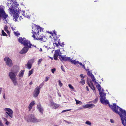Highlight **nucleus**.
Listing matches in <instances>:
<instances>
[{"instance_id": "a19ab883", "label": "nucleus", "mask_w": 126, "mask_h": 126, "mask_svg": "<svg viewBox=\"0 0 126 126\" xmlns=\"http://www.w3.org/2000/svg\"><path fill=\"white\" fill-rule=\"evenodd\" d=\"M76 104H79L80 103H81V102L79 100H76Z\"/></svg>"}, {"instance_id": "f704fd0d", "label": "nucleus", "mask_w": 126, "mask_h": 126, "mask_svg": "<svg viewBox=\"0 0 126 126\" xmlns=\"http://www.w3.org/2000/svg\"><path fill=\"white\" fill-rule=\"evenodd\" d=\"M14 34L16 35V36H19L20 35V34L19 33L16 32H14Z\"/></svg>"}, {"instance_id": "cd10ccee", "label": "nucleus", "mask_w": 126, "mask_h": 126, "mask_svg": "<svg viewBox=\"0 0 126 126\" xmlns=\"http://www.w3.org/2000/svg\"><path fill=\"white\" fill-rule=\"evenodd\" d=\"M60 53V51L59 50H56L55 51V53H56L57 54H58L59 55V56L60 57V55H59V53Z\"/></svg>"}, {"instance_id": "4d7b16f0", "label": "nucleus", "mask_w": 126, "mask_h": 126, "mask_svg": "<svg viewBox=\"0 0 126 126\" xmlns=\"http://www.w3.org/2000/svg\"><path fill=\"white\" fill-rule=\"evenodd\" d=\"M2 88H0V94L1 93V91H2Z\"/></svg>"}, {"instance_id": "ea45409f", "label": "nucleus", "mask_w": 126, "mask_h": 126, "mask_svg": "<svg viewBox=\"0 0 126 126\" xmlns=\"http://www.w3.org/2000/svg\"><path fill=\"white\" fill-rule=\"evenodd\" d=\"M98 100V99L97 98H95L93 101L94 103H96Z\"/></svg>"}, {"instance_id": "3c124183", "label": "nucleus", "mask_w": 126, "mask_h": 126, "mask_svg": "<svg viewBox=\"0 0 126 126\" xmlns=\"http://www.w3.org/2000/svg\"><path fill=\"white\" fill-rule=\"evenodd\" d=\"M69 111V110H64L63 111H62V112H64L66 111Z\"/></svg>"}, {"instance_id": "4be33fe9", "label": "nucleus", "mask_w": 126, "mask_h": 126, "mask_svg": "<svg viewBox=\"0 0 126 126\" xmlns=\"http://www.w3.org/2000/svg\"><path fill=\"white\" fill-rule=\"evenodd\" d=\"M91 78L92 79V81L93 82H94L95 84L96 83H97V82L95 81V79L93 75H92V76H91Z\"/></svg>"}, {"instance_id": "09e8293b", "label": "nucleus", "mask_w": 126, "mask_h": 126, "mask_svg": "<svg viewBox=\"0 0 126 126\" xmlns=\"http://www.w3.org/2000/svg\"><path fill=\"white\" fill-rule=\"evenodd\" d=\"M54 44H55L56 46L57 47H58L59 46V44H58V43H57L55 42V43H53Z\"/></svg>"}, {"instance_id": "5701e85b", "label": "nucleus", "mask_w": 126, "mask_h": 126, "mask_svg": "<svg viewBox=\"0 0 126 126\" xmlns=\"http://www.w3.org/2000/svg\"><path fill=\"white\" fill-rule=\"evenodd\" d=\"M93 105L95 106L92 104H88L85 105V107L86 108H88L92 106Z\"/></svg>"}, {"instance_id": "412c9836", "label": "nucleus", "mask_w": 126, "mask_h": 126, "mask_svg": "<svg viewBox=\"0 0 126 126\" xmlns=\"http://www.w3.org/2000/svg\"><path fill=\"white\" fill-rule=\"evenodd\" d=\"M87 84L93 90L95 89V88L94 85H90V83L88 81H87Z\"/></svg>"}, {"instance_id": "b1692460", "label": "nucleus", "mask_w": 126, "mask_h": 126, "mask_svg": "<svg viewBox=\"0 0 126 126\" xmlns=\"http://www.w3.org/2000/svg\"><path fill=\"white\" fill-rule=\"evenodd\" d=\"M56 40H54L55 42L56 41H57V42H58V44H59L60 46H62V45H61V44L60 43V39L58 38H57L56 36Z\"/></svg>"}, {"instance_id": "7ed1b4c3", "label": "nucleus", "mask_w": 126, "mask_h": 126, "mask_svg": "<svg viewBox=\"0 0 126 126\" xmlns=\"http://www.w3.org/2000/svg\"><path fill=\"white\" fill-rule=\"evenodd\" d=\"M26 120L28 122H40L41 120L37 119L34 115L32 114L28 115L25 118Z\"/></svg>"}, {"instance_id": "a211bd4d", "label": "nucleus", "mask_w": 126, "mask_h": 126, "mask_svg": "<svg viewBox=\"0 0 126 126\" xmlns=\"http://www.w3.org/2000/svg\"><path fill=\"white\" fill-rule=\"evenodd\" d=\"M70 62L72 63H73L74 64H76L79 63V62L78 61H76V60H72L71 59H70Z\"/></svg>"}, {"instance_id": "c03bdc74", "label": "nucleus", "mask_w": 126, "mask_h": 126, "mask_svg": "<svg viewBox=\"0 0 126 126\" xmlns=\"http://www.w3.org/2000/svg\"><path fill=\"white\" fill-rule=\"evenodd\" d=\"M10 122H8V121H7L6 122H5V124L8 126V125L9 124H10Z\"/></svg>"}, {"instance_id": "ddd939ff", "label": "nucleus", "mask_w": 126, "mask_h": 126, "mask_svg": "<svg viewBox=\"0 0 126 126\" xmlns=\"http://www.w3.org/2000/svg\"><path fill=\"white\" fill-rule=\"evenodd\" d=\"M96 84V87L98 89V90L99 92V94H100V93L101 92L103 93H104V90L102 89V91H101V86L100 85L98 84V82L96 83V84Z\"/></svg>"}, {"instance_id": "37998d69", "label": "nucleus", "mask_w": 126, "mask_h": 126, "mask_svg": "<svg viewBox=\"0 0 126 126\" xmlns=\"http://www.w3.org/2000/svg\"><path fill=\"white\" fill-rule=\"evenodd\" d=\"M4 125L2 123V121L0 120V126H3Z\"/></svg>"}, {"instance_id": "c85d7f7f", "label": "nucleus", "mask_w": 126, "mask_h": 126, "mask_svg": "<svg viewBox=\"0 0 126 126\" xmlns=\"http://www.w3.org/2000/svg\"><path fill=\"white\" fill-rule=\"evenodd\" d=\"M33 70L32 69L30 71H29V72L28 76H30L33 73Z\"/></svg>"}, {"instance_id": "13d9d810", "label": "nucleus", "mask_w": 126, "mask_h": 126, "mask_svg": "<svg viewBox=\"0 0 126 126\" xmlns=\"http://www.w3.org/2000/svg\"><path fill=\"white\" fill-rule=\"evenodd\" d=\"M82 66L83 68H84V69H85V68L84 65H82Z\"/></svg>"}, {"instance_id": "6ab92c4d", "label": "nucleus", "mask_w": 126, "mask_h": 126, "mask_svg": "<svg viewBox=\"0 0 126 126\" xmlns=\"http://www.w3.org/2000/svg\"><path fill=\"white\" fill-rule=\"evenodd\" d=\"M24 70H23L20 71V73L19 75V77H22L23 76L24 74Z\"/></svg>"}, {"instance_id": "423d86ee", "label": "nucleus", "mask_w": 126, "mask_h": 126, "mask_svg": "<svg viewBox=\"0 0 126 126\" xmlns=\"http://www.w3.org/2000/svg\"><path fill=\"white\" fill-rule=\"evenodd\" d=\"M9 75L14 85H16L17 84V82L16 80V76L15 74L13 72H10L9 73Z\"/></svg>"}, {"instance_id": "20e7f679", "label": "nucleus", "mask_w": 126, "mask_h": 126, "mask_svg": "<svg viewBox=\"0 0 126 126\" xmlns=\"http://www.w3.org/2000/svg\"><path fill=\"white\" fill-rule=\"evenodd\" d=\"M10 13L11 15H12L14 18V19L16 21H17V20L19 17L18 14V11L17 10H14L13 9H10Z\"/></svg>"}, {"instance_id": "a18cd8bd", "label": "nucleus", "mask_w": 126, "mask_h": 126, "mask_svg": "<svg viewBox=\"0 0 126 126\" xmlns=\"http://www.w3.org/2000/svg\"><path fill=\"white\" fill-rule=\"evenodd\" d=\"M64 121L66 123H68V124H71V122H68V121H66V120H64Z\"/></svg>"}, {"instance_id": "2f4dec72", "label": "nucleus", "mask_w": 126, "mask_h": 126, "mask_svg": "<svg viewBox=\"0 0 126 126\" xmlns=\"http://www.w3.org/2000/svg\"><path fill=\"white\" fill-rule=\"evenodd\" d=\"M27 64L28 68L29 69H30L31 68L32 65L30 64H28L27 63Z\"/></svg>"}, {"instance_id": "f03ea898", "label": "nucleus", "mask_w": 126, "mask_h": 126, "mask_svg": "<svg viewBox=\"0 0 126 126\" xmlns=\"http://www.w3.org/2000/svg\"><path fill=\"white\" fill-rule=\"evenodd\" d=\"M42 30V28L38 26L35 25L34 27H32V36L34 39L37 40H39L40 41H44V40L43 39L45 37L41 36L40 35V32H41Z\"/></svg>"}, {"instance_id": "338daca9", "label": "nucleus", "mask_w": 126, "mask_h": 126, "mask_svg": "<svg viewBox=\"0 0 126 126\" xmlns=\"http://www.w3.org/2000/svg\"><path fill=\"white\" fill-rule=\"evenodd\" d=\"M21 18H21V17L20 16L19 17V20H21Z\"/></svg>"}, {"instance_id": "5fc2aeb1", "label": "nucleus", "mask_w": 126, "mask_h": 126, "mask_svg": "<svg viewBox=\"0 0 126 126\" xmlns=\"http://www.w3.org/2000/svg\"><path fill=\"white\" fill-rule=\"evenodd\" d=\"M90 82L91 83L90 85H93V84L91 81H90Z\"/></svg>"}, {"instance_id": "49530a36", "label": "nucleus", "mask_w": 126, "mask_h": 126, "mask_svg": "<svg viewBox=\"0 0 126 126\" xmlns=\"http://www.w3.org/2000/svg\"><path fill=\"white\" fill-rule=\"evenodd\" d=\"M61 68L62 70L63 71L65 72L63 66L62 65L61 66Z\"/></svg>"}, {"instance_id": "603ef678", "label": "nucleus", "mask_w": 126, "mask_h": 126, "mask_svg": "<svg viewBox=\"0 0 126 126\" xmlns=\"http://www.w3.org/2000/svg\"><path fill=\"white\" fill-rule=\"evenodd\" d=\"M61 45H62V46H62V47H63L64 45V42H63L62 44H61Z\"/></svg>"}, {"instance_id": "4c0bfd02", "label": "nucleus", "mask_w": 126, "mask_h": 126, "mask_svg": "<svg viewBox=\"0 0 126 126\" xmlns=\"http://www.w3.org/2000/svg\"><path fill=\"white\" fill-rule=\"evenodd\" d=\"M69 87L70 88L72 89H74V88L72 86V85L71 84H69L68 85Z\"/></svg>"}, {"instance_id": "8fccbe9b", "label": "nucleus", "mask_w": 126, "mask_h": 126, "mask_svg": "<svg viewBox=\"0 0 126 126\" xmlns=\"http://www.w3.org/2000/svg\"><path fill=\"white\" fill-rule=\"evenodd\" d=\"M2 118L4 121H6V122L7 121V119L4 118L3 117Z\"/></svg>"}, {"instance_id": "9b49d317", "label": "nucleus", "mask_w": 126, "mask_h": 126, "mask_svg": "<svg viewBox=\"0 0 126 126\" xmlns=\"http://www.w3.org/2000/svg\"><path fill=\"white\" fill-rule=\"evenodd\" d=\"M22 15L24 16L25 17H26L29 19L30 18L31 16L30 13L29 12L27 11L24 12L22 14Z\"/></svg>"}, {"instance_id": "e2e57ef3", "label": "nucleus", "mask_w": 126, "mask_h": 126, "mask_svg": "<svg viewBox=\"0 0 126 126\" xmlns=\"http://www.w3.org/2000/svg\"><path fill=\"white\" fill-rule=\"evenodd\" d=\"M32 81H31L30 83H29V84L30 85H32Z\"/></svg>"}, {"instance_id": "c9c22d12", "label": "nucleus", "mask_w": 126, "mask_h": 126, "mask_svg": "<svg viewBox=\"0 0 126 126\" xmlns=\"http://www.w3.org/2000/svg\"><path fill=\"white\" fill-rule=\"evenodd\" d=\"M58 82L59 83V85L60 87H62L63 86V84L62 83H61V81L60 80H59L58 81Z\"/></svg>"}, {"instance_id": "c756f323", "label": "nucleus", "mask_w": 126, "mask_h": 126, "mask_svg": "<svg viewBox=\"0 0 126 126\" xmlns=\"http://www.w3.org/2000/svg\"><path fill=\"white\" fill-rule=\"evenodd\" d=\"M2 34L3 35V36H7V35L6 34V33L4 32V31L2 30L1 31Z\"/></svg>"}, {"instance_id": "58836bf2", "label": "nucleus", "mask_w": 126, "mask_h": 126, "mask_svg": "<svg viewBox=\"0 0 126 126\" xmlns=\"http://www.w3.org/2000/svg\"><path fill=\"white\" fill-rule=\"evenodd\" d=\"M42 61V59H40L38 61V64L39 65L40 63Z\"/></svg>"}, {"instance_id": "6e6552de", "label": "nucleus", "mask_w": 126, "mask_h": 126, "mask_svg": "<svg viewBox=\"0 0 126 126\" xmlns=\"http://www.w3.org/2000/svg\"><path fill=\"white\" fill-rule=\"evenodd\" d=\"M40 92V90L36 87L33 92V96L34 97H36L39 95Z\"/></svg>"}, {"instance_id": "f3484780", "label": "nucleus", "mask_w": 126, "mask_h": 126, "mask_svg": "<svg viewBox=\"0 0 126 126\" xmlns=\"http://www.w3.org/2000/svg\"><path fill=\"white\" fill-rule=\"evenodd\" d=\"M25 39L26 38L24 37L22 38L21 37H20L18 39L19 42V43L23 44L24 41L25 40Z\"/></svg>"}, {"instance_id": "0e129e2a", "label": "nucleus", "mask_w": 126, "mask_h": 126, "mask_svg": "<svg viewBox=\"0 0 126 126\" xmlns=\"http://www.w3.org/2000/svg\"><path fill=\"white\" fill-rule=\"evenodd\" d=\"M110 122H111V123H114L113 121H112V119H110Z\"/></svg>"}, {"instance_id": "9d476101", "label": "nucleus", "mask_w": 126, "mask_h": 126, "mask_svg": "<svg viewBox=\"0 0 126 126\" xmlns=\"http://www.w3.org/2000/svg\"><path fill=\"white\" fill-rule=\"evenodd\" d=\"M60 57L61 59V60L64 61H69L70 62L71 59L70 57H66L65 55H60Z\"/></svg>"}, {"instance_id": "774afa93", "label": "nucleus", "mask_w": 126, "mask_h": 126, "mask_svg": "<svg viewBox=\"0 0 126 126\" xmlns=\"http://www.w3.org/2000/svg\"><path fill=\"white\" fill-rule=\"evenodd\" d=\"M33 47H35L36 48V47L35 45H32Z\"/></svg>"}, {"instance_id": "f8f14e48", "label": "nucleus", "mask_w": 126, "mask_h": 126, "mask_svg": "<svg viewBox=\"0 0 126 126\" xmlns=\"http://www.w3.org/2000/svg\"><path fill=\"white\" fill-rule=\"evenodd\" d=\"M50 103L51 104V106H52V108L55 109H56L59 106V104L54 103L52 101H50Z\"/></svg>"}, {"instance_id": "0eeeda50", "label": "nucleus", "mask_w": 126, "mask_h": 126, "mask_svg": "<svg viewBox=\"0 0 126 126\" xmlns=\"http://www.w3.org/2000/svg\"><path fill=\"white\" fill-rule=\"evenodd\" d=\"M4 60L5 61L6 64L10 67H12L13 65L12 60L8 57L4 58Z\"/></svg>"}, {"instance_id": "052dcab7", "label": "nucleus", "mask_w": 126, "mask_h": 126, "mask_svg": "<svg viewBox=\"0 0 126 126\" xmlns=\"http://www.w3.org/2000/svg\"><path fill=\"white\" fill-rule=\"evenodd\" d=\"M79 63V64L80 65H82H82H83L82 64V63H79H79Z\"/></svg>"}, {"instance_id": "4468645a", "label": "nucleus", "mask_w": 126, "mask_h": 126, "mask_svg": "<svg viewBox=\"0 0 126 126\" xmlns=\"http://www.w3.org/2000/svg\"><path fill=\"white\" fill-rule=\"evenodd\" d=\"M47 32L48 33H49L50 34H51L52 35V36H53L54 35V37H53V38L54 39V40H56V32L55 31H53V32H49V31H48Z\"/></svg>"}, {"instance_id": "6e6d98bb", "label": "nucleus", "mask_w": 126, "mask_h": 126, "mask_svg": "<svg viewBox=\"0 0 126 126\" xmlns=\"http://www.w3.org/2000/svg\"><path fill=\"white\" fill-rule=\"evenodd\" d=\"M4 30L5 31H7V27H5L4 28Z\"/></svg>"}, {"instance_id": "473e14b6", "label": "nucleus", "mask_w": 126, "mask_h": 126, "mask_svg": "<svg viewBox=\"0 0 126 126\" xmlns=\"http://www.w3.org/2000/svg\"><path fill=\"white\" fill-rule=\"evenodd\" d=\"M42 107L41 106L40 104V103H39L38 104L37 106V109H38L39 108H41Z\"/></svg>"}, {"instance_id": "e433bc0d", "label": "nucleus", "mask_w": 126, "mask_h": 126, "mask_svg": "<svg viewBox=\"0 0 126 126\" xmlns=\"http://www.w3.org/2000/svg\"><path fill=\"white\" fill-rule=\"evenodd\" d=\"M87 75L89 76H91L92 75H93L92 74V73L90 72V71H88L87 73Z\"/></svg>"}, {"instance_id": "aec40b11", "label": "nucleus", "mask_w": 126, "mask_h": 126, "mask_svg": "<svg viewBox=\"0 0 126 126\" xmlns=\"http://www.w3.org/2000/svg\"><path fill=\"white\" fill-rule=\"evenodd\" d=\"M34 59H32L29 60L28 62L27 63L28 64H30L32 65V64L34 62Z\"/></svg>"}, {"instance_id": "bb28decb", "label": "nucleus", "mask_w": 126, "mask_h": 126, "mask_svg": "<svg viewBox=\"0 0 126 126\" xmlns=\"http://www.w3.org/2000/svg\"><path fill=\"white\" fill-rule=\"evenodd\" d=\"M38 110H39L40 112L42 114H43V113L44 110L42 107L41 108H39Z\"/></svg>"}, {"instance_id": "dca6fc26", "label": "nucleus", "mask_w": 126, "mask_h": 126, "mask_svg": "<svg viewBox=\"0 0 126 126\" xmlns=\"http://www.w3.org/2000/svg\"><path fill=\"white\" fill-rule=\"evenodd\" d=\"M34 101H33L31 103L28 107V108L29 111H30L32 108V106L34 105Z\"/></svg>"}, {"instance_id": "39448f33", "label": "nucleus", "mask_w": 126, "mask_h": 126, "mask_svg": "<svg viewBox=\"0 0 126 126\" xmlns=\"http://www.w3.org/2000/svg\"><path fill=\"white\" fill-rule=\"evenodd\" d=\"M4 110L8 112H6V113L7 114H6L5 117L7 118L9 116L11 118H13V110L10 109L8 108H6L4 109Z\"/></svg>"}, {"instance_id": "680f3d73", "label": "nucleus", "mask_w": 126, "mask_h": 126, "mask_svg": "<svg viewBox=\"0 0 126 126\" xmlns=\"http://www.w3.org/2000/svg\"><path fill=\"white\" fill-rule=\"evenodd\" d=\"M86 88H87V90L88 91H89V89L88 88V87L86 86Z\"/></svg>"}, {"instance_id": "f257e3e1", "label": "nucleus", "mask_w": 126, "mask_h": 126, "mask_svg": "<svg viewBox=\"0 0 126 126\" xmlns=\"http://www.w3.org/2000/svg\"><path fill=\"white\" fill-rule=\"evenodd\" d=\"M100 95L101 97L100 100L101 103H105L109 104V107L111 108L113 111L120 115L122 121V124L124 126H126V117L124 119V116L122 115L123 114L126 116V111L117 106L116 103L113 104V105L110 104L108 101L107 100H105L106 94L105 93L101 92L100 93Z\"/></svg>"}, {"instance_id": "864d4df0", "label": "nucleus", "mask_w": 126, "mask_h": 126, "mask_svg": "<svg viewBox=\"0 0 126 126\" xmlns=\"http://www.w3.org/2000/svg\"><path fill=\"white\" fill-rule=\"evenodd\" d=\"M46 79L45 80V81H47L48 80V79L47 78V77H46Z\"/></svg>"}, {"instance_id": "a878e982", "label": "nucleus", "mask_w": 126, "mask_h": 126, "mask_svg": "<svg viewBox=\"0 0 126 126\" xmlns=\"http://www.w3.org/2000/svg\"><path fill=\"white\" fill-rule=\"evenodd\" d=\"M44 85V83L43 82L42 83H41L39 86H37L36 87H38V88L40 90L41 88L43 87Z\"/></svg>"}, {"instance_id": "bf43d9fd", "label": "nucleus", "mask_w": 126, "mask_h": 126, "mask_svg": "<svg viewBox=\"0 0 126 126\" xmlns=\"http://www.w3.org/2000/svg\"><path fill=\"white\" fill-rule=\"evenodd\" d=\"M6 31V32H7V33H10L9 31L8 30H7V31Z\"/></svg>"}, {"instance_id": "7c9ffc66", "label": "nucleus", "mask_w": 126, "mask_h": 126, "mask_svg": "<svg viewBox=\"0 0 126 126\" xmlns=\"http://www.w3.org/2000/svg\"><path fill=\"white\" fill-rule=\"evenodd\" d=\"M85 82V81L83 79H81V81H80V83L82 85L84 84Z\"/></svg>"}, {"instance_id": "de8ad7c7", "label": "nucleus", "mask_w": 126, "mask_h": 126, "mask_svg": "<svg viewBox=\"0 0 126 126\" xmlns=\"http://www.w3.org/2000/svg\"><path fill=\"white\" fill-rule=\"evenodd\" d=\"M83 74H81L80 75V76L81 77V78L83 79L84 78V77L83 76Z\"/></svg>"}, {"instance_id": "72a5a7b5", "label": "nucleus", "mask_w": 126, "mask_h": 126, "mask_svg": "<svg viewBox=\"0 0 126 126\" xmlns=\"http://www.w3.org/2000/svg\"><path fill=\"white\" fill-rule=\"evenodd\" d=\"M85 124L87 125H91V123L90 121H86L85 122Z\"/></svg>"}, {"instance_id": "2eb2a0df", "label": "nucleus", "mask_w": 126, "mask_h": 126, "mask_svg": "<svg viewBox=\"0 0 126 126\" xmlns=\"http://www.w3.org/2000/svg\"><path fill=\"white\" fill-rule=\"evenodd\" d=\"M27 47H23L20 52L21 54L26 53L28 51V48Z\"/></svg>"}, {"instance_id": "69168bd1", "label": "nucleus", "mask_w": 126, "mask_h": 126, "mask_svg": "<svg viewBox=\"0 0 126 126\" xmlns=\"http://www.w3.org/2000/svg\"><path fill=\"white\" fill-rule=\"evenodd\" d=\"M3 97L4 99H5V94H4L3 95Z\"/></svg>"}, {"instance_id": "79ce46f5", "label": "nucleus", "mask_w": 126, "mask_h": 126, "mask_svg": "<svg viewBox=\"0 0 126 126\" xmlns=\"http://www.w3.org/2000/svg\"><path fill=\"white\" fill-rule=\"evenodd\" d=\"M56 69L55 68H54L53 69H51V72H52L53 73H54L55 71H56Z\"/></svg>"}, {"instance_id": "1a4fd4ad", "label": "nucleus", "mask_w": 126, "mask_h": 126, "mask_svg": "<svg viewBox=\"0 0 126 126\" xmlns=\"http://www.w3.org/2000/svg\"><path fill=\"white\" fill-rule=\"evenodd\" d=\"M23 44L24 45V46H26L28 48H31V46L32 45L31 44L30 41H29L28 40H26V39Z\"/></svg>"}, {"instance_id": "393cba45", "label": "nucleus", "mask_w": 126, "mask_h": 126, "mask_svg": "<svg viewBox=\"0 0 126 126\" xmlns=\"http://www.w3.org/2000/svg\"><path fill=\"white\" fill-rule=\"evenodd\" d=\"M58 56L59 55L58 54H57L56 53L54 54L53 56L54 59L55 60H57Z\"/></svg>"}]
</instances>
